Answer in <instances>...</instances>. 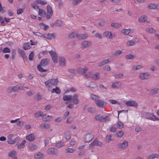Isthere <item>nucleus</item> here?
Segmentation results:
<instances>
[{"mask_svg": "<svg viewBox=\"0 0 159 159\" xmlns=\"http://www.w3.org/2000/svg\"><path fill=\"white\" fill-rule=\"evenodd\" d=\"M49 63V60L48 59H43L41 60L40 64L39 65L37 66L38 69L40 72H44L47 71V70L44 69L43 67L46 66L48 65Z\"/></svg>", "mask_w": 159, "mask_h": 159, "instance_id": "1", "label": "nucleus"}, {"mask_svg": "<svg viewBox=\"0 0 159 159\" xmlns=\"http://www.w3.org/2000/svg\"><path fill=\"white\" fill-rule=\"evenodd\" d=\"M58 82V81L57 79H52L45 82V84L48 88H51L56 86Z\"/></svg>", "mask_w": 159, "mask_h": 159, "instance_id": "2", "label": "nucleus"}, {"mask_svg": "<svg viewBox=\"0 0 159 159\" xmlns=\"http://www.w3.org/2000/svg\"><path fill=\"white\" fill-rule=\"evenodd\" d=\"M95 102L97 105L100 107H104L107 105L106 102L101 99H98L95 101Z\"/></svg>", "mask_w": 159, "mask_h": 159, "instance_id": "3", "label": "nucleus"}, {"mask_svg": "<svg viewBox=\"0 0 159 159\" xmlns=\"http://www.w3.org/2000/svg\"><path fill=\"white\" fill-rule=\"evenodd\" d=\"M18 92L17 85L15 86H11L8 87L7 89V92L10 93Z\"/></svg>", "mask_w": 159, "mask_h": 159, "instance_id": "4", "label": "nucleus"}, {"mask_svg": "<svg viewBox=\"0 0 159 159\" xmlns=\"http://www.w3.org/2000/svg\"><path fill=\"white\" fill-rule=\"evenodd\" d=\"M102 143L100 141L95 139L89 144V149L92 148L94 146H101L102 145Z\"/></svg>", "mask_w": 159, "mask_h": 159, "instance_id": "5", "label": "nucleus"}, {"mask_svg": "<svg viewBox=\"0 0 159 159\" xmlns=\"http://www.w3.org/2000/svg\"><path fill=\"white\" fill-rule=\"evenodd\" d=\"M49 53L54 63H57L58 62V58L57 53L54 51H51L49 52Z\"/></svg>", "mask_w": 159, "mask_h": 159, "instance_id": "6", "label": "nucleus"}, {"mask_svg": "<svg viewBox=\"0 0 159 159\" xmlns=\"http://www.w3.org/2000/svg\"><path fill=\"white\" fill-rule=\"evenodd\" d=\"M46 152L48 155H53L54 154L56 155L57 154L58 151L56 148H50L47 149Z\"/></svg>", "mask_w": 159, "mask_h": 159, "instance_id": "7", "label": "nucleus"}, {"mask_svg": "<svg viewBox=\"0 0 159 159\" xmlns=\"http://www.w3.org/2000/svg\"><path fill=\"white\" fill-rule=\"evenodd\" d=\"M93 135L90 134H86L84 135V141L85 142H90L92 141L93 139Z\"/></svg>", "mask_w": 159, "mask_h": 159, "instance_id": "8", "label": "nucleus"}, {"mask_svg": "<svg viewBox=\"0 0 159 159\" xmlns=\"http://www.w3.org/2000/svg\"><path fill=\"white\" fill-rule=\"evenodd\" d=\"M128 146V142L126 141H125L122 143H119L117 145V148L119 149H125Z\"/></svg>", "mask_w": 159, "mask_h": 159, "instance_id": "9", "label": "nucleus"}, {"mask_svg": "<svg viewBox=\"0 0 159 159\" xmlns=\"http://www.w3.org/2000/svg\"><path fill=\"white\" fill-rule=\"evenodd\" d=\"M79 101L78 99V96L77 94H74L73 96H72V98L70 101V102H72L75 104H77L79 103Z\"/></svg>", "mask_w": 159, "mask_h": 159, "instance_id": "10", "label": "nucleus"}, {"mask_svg": "<svg viewBox=\"0 0 159 159\" xmlns=\"http://www.w3.org/2000/svg\"><path fill=\"white\" fill-rule=\"evenodd\" d=\"M150 77V75L148 73H141L139 75V79L142 80L148 79Z\"/></svg>", "mask_w": 159, "mask_h": 159, "instance_id": "11", "label": "nucleus"}, {"mask_svg": "<svg viewBox=\"0 0 159 159\" xmlns=\"http://www.w3.org/2000/svg\"><path fill=\"white\" fill-rule=\"evenodd\" d=\"M47 14L46 16V18L48 19H50L52 16V10L51 7L48 6L47 7Z\"/></svg>", "mask_w": 159, "mask_h": 159, "instance_id": "12", "label": "nucleus"}, {"mask_svg": "<svg viewBox=\"0 0 159 159\" xmlns=\"http://www.w3.org/2000/svg\"><path fill=\"white\" fill-rule=\"evenodd\" d=\"M91 44L92 43L91 41H84L81 43L80 47L84 49L89 47Z\"/></svg>", "mask_w": 159, "mask_h": 159, "instance_id": "13", "label": "nucleus"}, {"mask_svg": "<svg viewBox=\"0 0 159 159\" xmlns=\"http://www.w3.org/2000/svg\"><path fill=\"white\" fill-rule=\"evenodd\" d=\"M88 34L86 33L81 34H76V37H77V39L79 40L85 39L88 37Z\"/></svg>", "mask_w": 159, "mask_h": 159, "instance_id": "14", "label": "nucleus"}, {"mask_svg": "<svg viewBox=\"0 0 159 159\" xmlns=\"http://www.w3.org/2000/svg\"><path fill=\"white\" fill-rule=\"evenodd\" d=\"M145 116L146 118L150 119L154 121H156L158 119L157 118H156L154 115L151 113H146Z\"/></svg>", "mask_w": 159, "mask_h": 159, "instance_id": "15", "label": "nucleus"}, {"mask_svg": "<svg viewBox=\"0 0 159 159\" xmlns=\"http://www.w3.org/2000/svg\"><path fill=\"white\" fill-rule=\"evenodd\" d=\"M36 137L33 133H31L26 136V139L30 142H32L35 139Z\"/></svg>", "mask_w": 159, "mask_h": 159, "instance_id": "16", "label": "nucleus"}, {"mask_svg": "<svg viewBox=\"0 0 159 159\" xmlns=\"http://www.w3.org/2000/svg\"><path fill=\"white\" fill-rule=\"evenodd\" d=\"M126 105L127 106L136 107L137 106V103L134 101H128L125 103Z\"/></svg>", "mask_w": 159, "mask_h": 159, "instance_id": "17", "label": "nucleus"}, {"mask_svg": "<svg viewBox=\"0 0 159 159\" xmlns=\"http://www.w3.org/2000/svg\"><path fill=\"white\" fill-rule=\"evenodd\" d=\"M44 155L40 152H37L34 154V157L35 159H43Z\"/></svg>", "mask_w": 159, "mask_h": 159, "instance_id": "18", "label": "nucleus"}, {"mask_svg": "<svg viewBox=\"0 0 159 159\" xmlns=\"http://www.w3.org/2000/svg\"><path fill=\"white\" fill-rule=\"evenodd\" d=\"M103 35L104 36L109 39H111L113 37V34L111 32L108 31L104 32L103 33Z\"/></svg>", "mask_w": 159, "mask_h": 159, "instance_id": "19", "label": "nucleus"}, {"mask_svg": "<svg viewBox=\"0 0 159 159\" xmlns=\"http://www.w3.org/2000/svg\"><path fill=\"white\" fill-rule=\"evenodd\" d=\"M45 116V115L43 114V112L40 111H38L34 113V117L35 118H38L40 116L43 118V116Z\"/></svg>", "mask_w": 159, "mask_h": 159, "instance_id": "20", "label": "nucleus"}, {"mask_svg": "<svg viewBox=\"0 0 159 159\" xmlns=\"http://www.w3.org/2000/svg\"><path fill=\"white\" fill-rule=\"evenodd\" d=\"M16 152L15 151H12L9 152L8 156L13 158V159H17L16 157Z\"/></svg>", "mask_w": 159, "mask_h": 159, "instance_id": "21", "label": "nucleus"}, {"mask_svg": "<svg viewBox=\"0 0 159 159\" xmlns=\"http://www.w3.org/2000/svg\"><path fill=\"white\" fill-rule=\"evenodd\" d=\"M76 70L79 73L85 74L88 70L87 67H85L84 68H79L77 69Z\"/></svg>", "mask_w": 159, "mask_h": 159, "instance_id": "22", "label": "nucleus"}, {"mask_svg": "<svg viewBox=\"0 0 159 159\" xmlns=\"http://www.w3.org/2000/svg\"><path fill=\"white\" fill-rule=\"evenodd\" d=\"M43 36L49 39H54L55 38L54 34H46L43 35Z\"/></svg>", "mask_w": 159, "mask_h": 159, "instance_id": "23", "label": "nucleus"}, {"mask_svg": "<svg viewBox=\"0 0 159 159\" xmlns=\"http://www.w3.org/2000/svg\"><path fill=\"white\" fill-rule=\"evenodd\" d=\"M18 52L22 57L23 58L24 61L27 58V56L25 54L24 51L22 49H19Z\"/></svg>", "mask_w": 159, "mask_h": 159, "instance_id": "24", "label": "nucleus"}, {"mask_svg": "<svg viewBox=\"0 0 159 159\" xmlns=\"http://www.w3.org/2000/svg\"><path fill=\"white\" fill-rule=\"evenodd\" d=\"M159 157V154L157 153H153L151 154L147 157L148 159H155Z\"/></svg>", "mask_w": 159, "mask_h": 159, "instance_id": "25", "label": "nucleus"}, {"mask_svg": "<svg viewBox=\"0 0 159 159\" xmlns=\"http://www.w3.org/2000/svg\"><path fill=\"white\" fill-rule=\"evenodd\" d=\"M38 148L37 146L33 143H30L28 146V149L30 151L36 150Z\"/></svg>", "mask_w": 159, "mask_h": 159, "instance_id": "26", "label": "nucleus"}, {"mask_svg": "<svg viewBox=\"0 0 159 159\" xmlns=\"http://www.w3.org/2000/svg\"><path fill=\"white\" fill-rule=\"evenodd\" d=\"M66 60L64 57L61 56L59 57V63L60 65L63 66H65Z\"/></svg>", "mask_w": 159, "mask_h": 159, "instance_id": "27", "label": "nucleus"}, {"mask_svg": "<svg viewBox=\"0 0 159 159\" xmlns=\"http://www.w3.org/2000/svg\"><path fill=\"white\" fill-rule=\"evenodd\" d=\"M158 7V6L157 4L152 3H149L147 7L150 9H157Z\"/></svg>", "mask_w": 159, "mask_h": 159, "instance_id": "28", "label": "nucleus"}, {"mask_svg": "<svg viewBox=\"0 0 159 159\" xmlns=\"http://www.w3.org/2000/svg\"><path fill=\"white\" fill-rule=\"evenodd\" d=\"M148 19V16L145 15H143L140 16L138 19V21L141 22L147 21Z\"/></svg>", "mask_w": 159, "mask_h": 159, "instance_id": "29", "label": "nucleus"}, {"mask_svg": "<svg viewBox=\"0 0 159 159\" xmlns=\"http://www.w3.org/2000/svg\"><path fill=\"white\" fill-rule=\"evenodd\" d=\"M121 85V82L120 81L113 82L111 85V87L113 88H119Z\"/></svg>", "mask_w": 159, "mask_h": 159, "instance_id": "30", "label": "nucleus"}, {"mask_svg": "<svg viewBox=\"0 0 159 159\" xmlns=\"http://www.w3.org/2000/svg\"><path fill=\"white\" fill-rule=\"evenodd\" d=\"M100 75L98 73H96V74H92L91 78L94 80H98L100 78Z\"/></svg>", "mask_w": 159, "mask_h": 159, "instance_id": "31", "label": "nucleus"}, {"mask_svg": "<svg viewBox=\"0 0 159 159\" xmlns=\"http://www.w3.org/2000/svg\"><path fill=\"white\" fill-rule=\"evenodd\" d=\"M109 62V59H106L102 61L98 64V66L101 67L103 66L108 63Z\"/></svg>", "mask_w": 159, "mask_h": 159, "instance_id": "32", "label": "nucleus"}, {"mask_svg": "<svg viewBox=\"0 0 159 159\" xmlns=\"http://www.w3.org/2000/svg\"><path fill=\"white\" fill-rule=\"evenodd\" d=\"M122 51L120 50H117L116 51L112 53V55L115 57L119 56L122 53Z\"/></svg>", "mask_w": 159, "mask_h": 159, "instance_id": "33", "label": "nucleus"}, {"mask_svg": "<svg viewBox=\"0 0 159 159\" xmlns=\"http://www.w3.org/2000/svg\"><path fill=\"white\" fill-rule=\"evenodd\" d=\"M131 30L130 29H124L121 30V33L125 35H127L130 32Z\"/></svg>", "mask_w": 159, "mask_h": 159, "instance_id": "34", "label": "nucleus"}, {"mask_svg": "<svg viewBox=\"0 0 159 159\" xmlns=\"http://www.w3.org/2000/svg\"><path fill=\"white\" fill-rule=\"evenodd\" d=\"M136 43L134 40H129L126 42L127 46H134Z\"/></svg>", "mask_w": 159, "mask_h": 159, "instance_id": "35", "label": "nucleus"}, {"mask_svg": "<svg viewBox=\"0 0 159 159\" xmlns=\"http://www.w3.org/2000/svg\"><path fill=\"white\" fill-rule=\"evenodd\" d=\"M76 150L75 148H66V153H73Z\"/></svg>", "mask_w": 159, "mask_h": 159, "instance_id": "36", "label": "nucleus"}, {"mask_svg": "<svg viewBox=\"0 0 159 159\" xmlns=\"http://www.w3.org/2000/svg\"><path fill=\"white\" fill-rule=\"evenodd\" d=\"M110 117L107 116H102V122H107L110 120Z\"/></svg>", "mask_w": 159, "mask_h": 159, "instance_id": "37", "label": "nucleus"}, {"mask_svg": "<svg viewBox=\"0 0 159 159\" xmlns=\"http://www.w3.org/2000/svg\"><path fill=\"white\" fill-rule=\"evenodd\" d=\"M23 48L25 50L30 49L31 48L30 42L25 43L24 44Z\"/></svg>", "mask_w": 159, "mask_h": 159, "instance_id": "38", "label": "nucleus"}, {"mask_svg": "<svg viewBox=\"0 0 159 159\" xmlns=\"http://www.w3.org/2000/svg\"><path fill=\"white\" fill-rule=\"evenodd\" d=\"M63 25L62 21L60 20H57L55 23V25L58 27L61 26Z\"/></svg>", "mask_w": 159, "mask_h": 159, "instance_id": "39", "label": "nucleus"}, {"mask_svg": "<svg viewBox=\"0 0 159 159\" xmlns=\"http://www.w3.org/2000/svg\"><path fill=\"white\" fill-rule=\"evenodd\" d=\"M111 25V27L116 28H119L121 25L120 24L118 23H112Z\"/></svg>", "mask_w": 159, "mask_h": 159, "instance_id": "40", "label": "nucleus"}, {"mask_svg": "<svg viewBox=\"0 0 159 159\" xmlns=\"http://www.w3.org/2000/svg\"><path fill=\"white\" fill-rule=\"evenodd\" d=\"M42 96L39 93H38L34 97V99L36 101H38L42 98Z\"/></svg>", "mask_w": 159, "mask_h": 159, "instance_id": "41", "label": "nucleus"}, {"mask_svg": "<svg viewBox=\"0 0 159 159\" xmlns=\"http://www.w3.org/2000/svg\"><path fill=\"white\" fill-rule=\"evenodd\" d=\"M17 89H18V91L19 90H21V91L25 90V89H29L28 87H25L23 85H21V86H19V85L17 84Z\"/></svg>", "mask_w": 159, "mask_h": 159, "instance_id": "42", "label": "nucleus"}, {"mask_svg": "<svg viewBox=\"0 0 159 159\" xmlns=\"http://www.w3.org/2000/svg\"><path fill=\"white\" fill-rule=\"evenodd\" d=\"M143 66L142 65H134L133 67V70H140L142 68Z\"/></svg>", "mask_w": 159, "mask_h": 159, "instance_id": "43", "label": "nucleus"}, {"mask_svg": "<svg viewBox=\"0 0 159 159\" xmlns=\"http://www.w3.org/2000/svg\"><path fill=\"white\" fill-rule=\"evenodd\" d=\"M43 116L42 119L43 121H49L52 118V116L48 115L47 116Z\"/></svg>", "mask_w": 159, "mask_h": 159, "instance_id": "44", "label": "nucleus"}, {"mask_svg": "<svg viewBox=\"0 0 159 159\" xmlns=\"http://www.w3.org/2000/svg\"><path fill=\"white\" fill-rule=\"evenodd\" d=\"M52 93H56L57 94H60L61 91L58 87H56V89H53L51 91Z\"/></svg>", "mask_w": 159, "mask_h": 159, "instance_id": "45", "label": "nucleus"}, {"mask_svg": "<svg viewBox=\"0 0 159 159\" xmlns=\"http://www.w3.org/2000/svg\"><path fill=\"white\" fill-rule=\"evenodd\" d=\"M135 56L131 54H127L125 56V58L127 60H132L134 59Z\"/></svg>", "mask_w": 159, "mask_h": 159, "instance_id": "46", "label": "nucleus"}, {"mask_svg": "<svg viewBox=\"0 0 159 159\" xmlns=\"http://www.w3.org/2000/svg\"><path fill=\"white\" fill-rule=\"evenodd\" d=\"M64 136L66 139L69 140L71 138L70 133L68 131L66 132L65 133Z\"/></svg>", "mask_w": 159, "mask_h": 159, "instance_id": "47", "label": "nucleus"}, {"mask_svg": "<svg viewBox=\"0 0 159 159\" xmlns=\"http://www.w3.org/2000/svg\"><path fill=\"white\" fill-rule=\"evenodd\" d=\"M72 95H64L63 97V99L64 101L69 100L70 101Z\"/></svg>", "mask_w": 159, "mask_h": 159, "instance_id": "48", "label": "nucleus"}, {"mask_svg": "<svg viewBox=\"0 0 159 159\" xmlns=\"http://www.w3.org/2000/svg\"><path fill=\"white\" fill-rule=\"evenodd\" d=\"M39 14L41 16H43L46 15V13L43 9L39 8Z\"/></svg>", "mask_w": 159, "mask_h": 159, "instance_id": "49", "label": "nucleus"}, {"mask_svg": "<svg viewBox=\"0 0 159 159\" xmlns=\"http://www.w3.org/2000/svg\"><path fill=\"white\" fill-rule=\"evenodd\" d=\"M25 143V140H23L21 144L17 146L18 149H21L24 148Z\"/></svg>", "mask_w": 159, "mask_h": 159, "instance_id": "50", "label": "nucleus"}, {"mask_svg": "<svg viewBox=\"0 0 159 159\" xmlns=\"http://www.w3.org/2000/svg\"><path fill=\"white\" fill-rule=\"evenodd\" d=\"M39 27L42 29H43L44 30H46L48 28V26L45 25L43 23L39 24Z\"/></svg>", "mask_w": 159, "mask_h": 159, "instance_id": "51", "label": "nucleus"}, {"mask_svg": "<svg viewBox=\"0 0 159 159\" xmlns=\"http://www.w3.org/2000/svg\"><path fill=\"white\" fill-rule=\"evenodd\" d=\"M159 91V89L157 88H155L152 89L151 91L152 95H154L157 93Z\"/></svg>", "mask_w": 159, "mask_h": 159, "instance_id": "52", "label": "nucleus"}, {"mask_svg": "<svg viewBox=\"0 0 159 159\" xmlns=\"http://www.w3.org/2000/svg\"><path fill=\"white\" fill-rule=\"evenodd\" d=\"M65 144L64 143V142H60L59 143H57L56 144L55 146L57 148H60L62 146H63Z\"/></svg>", "mask_w": 159, "mask_h": 159, "instance_id": "53", "label": "nucleus"}, {"mask_svg": "<svg viewBox=\"0 0 159 159\" xmlns=\"http://www.w3.org/2000/svg\"><path fill=\"white\" fill-rule=\"evenodd\" d=\"M123 74L122 73H119L118 74H116L114 75V77L115 79H119L122 77Z\"/></svg>", "mask_w": 159, "mask_h": 159, "instance_id": "54", "label": "nucleus"}, {"mask_svg": "<svg viewBox=\"0 0 159 159\" xmlns=\"http://www.w3.org/2000/svg\"><path fill=\"white\" fill-rule=\"evenodd\" d=\"M50 125L49 124L45 123L43 124H42L41 125V127H42L43 128H44L46 129H48L49 128Z\"/></svg>", "mask_w": 159, "mask_h": 159, "instance_id": "55", "label": "nucleus"}, {"mask_svg": "<svg viewBox=\"0 0 159 159\" xmlns=\"http://www.w3.org/2000/svg\"><path fill=\"white\" fill-rule=\"evenodd\" d=\"M102 116L101 115H98L95 116V118L96 120H99L100 122H102Z\"/></svg>", "mask_w": 159, "mask_h": 159, "instance_id": "56", "label": "nucleus"}, {"mask_svg": "<svg viewBox=\"0 0 159 159\" xmlns=\"http://www.w3.org/2000/svg\"><path fill=\"white\" fill-rule=\"evenodd\" d=\"M36 2L38 4H40L42 5H45L47 4V2L43 1L41 0H38L36 1Z\"/></svg>", "mask_w": 159, "mask_h": 159, "instance_id": "57", "label": "nucleus"}, {"mask_svg": "<svg viewBox=\"0 0 159 159\" xmlns=\"http://www.w3.org/2000/svg\"><path fill=\"white\" fill-rule=\"evenodd\" d=\"M146 31L149 33L152 34L155 32V30L152 28H148L146 29Z\"/></svg>", "mask_w": 159, "mask_h": 159, "instance_id": "58", "label": "nucleus"}, {"mask_svg": "<svg viewBox=\"0 0 159 159\" xmlns=\"http://www.w3.org/2000/svg\"><path fill=\"white\" fill-rule=\"evenodd\" d=\"M90 96L92 99L95 100H98L99 98V96L93 94H91Z\"/></svg>", "mask_w": 159, "mask_h": 159, "instance_id": "59", "label": "nucleus"}, {"mask_svg": "<svg viewBox=\"0 0 159 159\" xmlns=\"http://www.w3.org/2000/svg\"><path fill=\"white\" fill-rule=\"evenodd\" d=\"M117 126L118 128L121 129L124 127V125L122 122L119 121L117 125Z\"/></svg>", "mask_w": 159, "mask_h": 159, "instance_id": "60", "label": "nucleus"}, {"mask_svg": "<svg viewBox=\"0 0 159 159\" xmlns=\"http://www.w3.org/2000/svg\"><path fill=\"white\" fill-rule=\"evenodd\" d=\"M106 139L107 142L109 143L111 140V135H107L106 136Z\"/></svg>", "mask_w": 159, "mask_h": 159, "instance_id": "61", "label": "nucleus"}, {"mask_svg": "<svg viewBox=\"0 0 159 159\" xmlns=\"http://www.w3.org/2000/svg\"><path fill=\"white\" fill-rule=\"evenodd\" d=\"M109 101L112 104H116L118 105H120V102H117L115 100L110 99L109 100Z\"/></svg>", "mask_w": 159, "mask_h": 159, "instance_id": "62", "label": "nucleus"}, {"mask_svg": "<svg viewBox=\"0 0 159 159\" xmlns=\"http://www.w3.org/2000/svg\"><path fill=\"white\" fill-rule=\"evenodd\" d=\"M123 134L124 132L122 131H120L117 133V136L119 137H122Z\"/></svg>", "mask_w": 159, "mask_h": 159, "instance_id": "63", "label": "nucleus"}, {"mask_svg": "<svg viewBox=\"0 0 159 159\" xmlns=\"http://www.w3.org/2000/svg\"><path fill=\"white\" fill-rule=\"evenodd\" d=\"M34 56V52H32L29 55V59L30 61L32 60Z\"/></svg>", "mask_w": 159, "mask_h": 159, "instance_id": "64", "label": "nucleus"}]
</instances>
